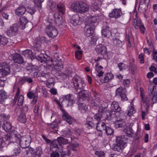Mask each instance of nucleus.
<instances>
[{"label": "nucleus", "instance_id": "obj_1", "mask_svg": "<svg viewBox=\"0 0 157 157\" xmlns=\"http://www.w3.org/2000/svg\"><path fill=\"white\" fill-rule=\"evenodd\" d=\"M111 109L108 110L106 114V117L105 119L108 121L111 120L112 118L116 117V112L119 113L121 111L118 103L115 101H113L112 103Z\"/></svg>", "mask_w": 157, "mask_h": 157}, {"label": "nucleus", "instance_id": "obj_2", "mask_svg": "<svg viewBox=\"0 0 157 157\" xmlns=\"http://www.w3.org/2000/svg\"><path fill=\"white\" fill-rule=\"evenodd\" d=\"M71 10L75 12L82 13H86L88 10V6L85 3L82 1L74 2L71 6Z\"/></svg>", "mask_w": 157, "mask_h": 157}, {"label": "nucleus", "instance_id": "obj_3", "mask_svg": "<svg viewBox=\"0 0 157 157\" xmlns=\"http://www.w3.org/2000/svg\"><path fill=\"white\" fill-rule=\"evenodd\" d=\"M72 81L74 88L78 93L84 90L86 87L84 81L81 79H78L77 76L74 77Z\"/></svg>", "mask_w": 157, "mask_h": 157}, {"label": "nucleus", "instance_id": "obj_4", "mask_svg": "<svg viewBox=\"0 0 157 157\" xmlns=\"http://www.w3.org/2000/svg\"><path fill=\"white\" fill-rule=\"evenodd\" d=\"M45 33L50 38H54L58 34V31L57 28L53 26L52 23L48 25L45 29Z\"/></svg>", "mask_w": 157, "mask_h": 157}, {"label": "nucleus", "instance_id": "obj_5", "mask_svg": "<svg viewBox=\"0 0 157 157\" xmlns=\"http://www.w3.org/2000/svg\"><path fill=\"white\" fill-rule=\"evenodd\" d=\"M10 69L9 64L6 62L3 63L0 66V74L2 77H5L10 73Z\"/></svg>", "mask_w": 157, "mask_h": 157}, {"label": "nucleus", "instance_id": "obj_6", "mask_svg": "<svg viewBox=\"0 0 157 157\" xmlns=\"http://www.w3.org/2000/svg\"><path fill=\"white\" fill-rule=\"evenodd\" d=\"M18 33V25L16 24L12 25L7 30V35L10 37L16 35Z\"/></svg>", "mask_w": 157, "mask_h": 157}, {"label": "nucleus", "instance_id": "obj_7", "mask_svg": "<svg viewBox=\"0 0 157 157\" xmlns=\"http://www.w3.org/2000/svg\"><path fill=\"white\" fill-rule=\"evenodd\" d=\"M33 49L34 52L33 53L34 55H38L39 53H40L41 52L42 48L40 42V38L36 39L34 43L33 44Z\"/></svg>", "mask_w": 157, "mask_h": 157}, {"label": "nucleus", "instance_id": "obj_8", "mask_svg": "<svg viewBox=\"0 0 157 157\" xmlns=\"http://www.w3.org/2000/svg\"><path fill=\"white\" fill-rule=\"evenodd\" d=\"M30 142L31 139L30 137L22 136L19 144L22 148L25 149L29 147Z\"/></svg>", "mask_w": 157, "mask_h": 157}, {"label": "nucleus", "instance_id": "obj_9", "mask_svg": "<svg viewBox=\"0 0 157 157\" xmlns=\"http://www.w3.org/2000/svg\"><path fill=\"white\" fill-rule=\"evenodd\" d=\"M11 59L16 63L21 64L25 63L23 57L19 54H13L10 56Z\"/></svg>", "mask_w": 157, "mask_h": 157}, {"label": "nucleus", "instance_id": "obj_10", "mask_svg": "<svg viewBox=\"0 0 157 157\" xmlns=\"http://www.w3.org/2000/svg\"><path fill=\"white\" fill-rule=\"evenodd\" d=\"M70 22L74 26L79 25L81 24V17L78 15H73L70 19Z\"/></svg>", "mask_w": 157, "mask_h": 157}, {"label": "nucleus", "instance_id": "obj_11", "mask_svg": "<svg viewBox=\"0 0 157 157\" xmlns=\"http://www.w3.org/2000/svg\"><path fill=\"white\" fill-rule=\"evenodd\" d=\"M111 28L108 26H104L103 27L101 31L102 36L104 37L109 38L112 36Z\"/></svg>", "mask_w": 157, "mask_h": 157}, {"label": "nucleus", "instance_id": "obj_12", "mask_svg": "<svg viewBox=\"0 0 157 157\" xmlns=\"http://www.w3.org/2000/svg\"><path fill=\"white\" fill-rule=\"evenodd\" d=\"M60 110L63 113L62 117L64 120L66 121L69 124H72L73 122V118L71 116L65 111V110L62 109H60Z\"/></svg>", "mask_w": 157, "mask_h": 157}, {"label": "nucleus", "instance_id": "obj_13", "mask_svg": "<svg viewBox=\"0 0 157 157\" xmlns=\"http://www.w3.org/2000/svg\"><path fill=\"white\" fill-rule=\"evenodd\" d=\"M35 59H36L38 61H40L41 63L47 61L49 58V57L45 53H39L38 55H35Z\"/></svg>", "mask_w": 157, "mask_h": 157}, {"label": "nucleus", "instance_id": "obj_14", "mask_svg": "<svg viewBox=\"0 0 157 157\" xmlns=\"http://www.w3.org/2000/svg\"><path fill=\"white\" fill-rule=\"evenodd\" d=\"M77 94H78L81 98L86 100V101L87 102L89 100L90 94L88 90L84 89Z\"/></svg>", "mask_w": 157, "mask_h": 157}, {"label": "nucleus", "instance_id": "obj_15", "mask_svg": "<svg viewBox=\"0 0 157 157\" xmlns=\"http://www.w3.org/2000/svg\"><path fill=\"white\" fill-rule=\"evenodd\" d=\"M86 25L85 34L86 36L89 37L91 36V34L93 33L95 27L94 25L90 26V25H87L86 24Z\"/></svg>", "mask_w": 157, "mask_h": 157}, {"label": "nucleus", "instance_id": "obj_16", "mask_svg": "<svg viewBox=\"0 0 157 157\" xmlns=\"http://www.w3.org/2000/svg\"><path fill=\"white\" fill-rule=\"evenodd\" d=\"M64 98L68 103L67 106H72L75 103L73 96L72 94H69L64 96Z\"/></svg>", "mask_w": 157, "mask_h": 157}, {"label": "nucleus", "instance_id": "obj_17", "mask_svg": "<svg viewBox=\"0 0 157 157\" xmlns=\"http://www.w3.org/2000/svg\"><path fill=\"white\" fill-rule=\"evenodd\" d=\"M28 21L27 18L25 17H21L19 19L18 24L20 28L24 29L26 27V24L28 23Z\"/></svg>", "mask_w": 157, "mask_h": 157}, {"label": "nucleus", "instance_id": "obj_18", "mask_svg": "<svg viewBox=\"0 0 157 157\" xmlns=\"http://www.w3.org/2000/svg\"><path fill=\"white\" fill-rule=\"evenodd\" d=\"M26 11V8L23 6H19L15 10L16 14L19 17H21L23 15Z\"/></svg>", "mask_w": 157, "mask_h": 157}, {"label": "nucleus", "instance_id": "obj_19", "mask_svg": "<svg viewBox=\"0 0 157 157\" xmlns=\"http://www.w3.org/2000/svg\"><path fill=\"white\" fill-rule=\"evenodd\" d=\"M122 13L121 9H115L113 10L111 13L109 14V16L110 17L117 18L119 17Z\"/></svg>", "mask_w": 157, "mask_h": 157}, {"label": "nucleus", "instance_id": "obj_20", "mask_svg": "<svg viewBox=\"0 0 157 157\" xmlns=\"http://www.w3.org/2000/svg\"><path fill=\"white\" fill-rule=\"evenodd\" d=\"M12 136L13 140L14 139L15 140V141H13V142H12L14 144L15 142L16 143L19 142V143H20L21 139L22 137L19 134H18L16 131L15 130L12 131Z\"/></svg>", "mask_w": 157, "mask_h": 157}, {"label": "nucleus", "instance_id": "obj_21", "mask_svg": "<svg viewBox=\"0 0 157 157\" xmlns=\"http://www.w3.org/2000/svg\"><path fill=\"white\" fill-rule=\"evenodd\" d=\"M95 50L98 53H101L102 55L106 54L107 50L105 46H102V45H98L96 46Z\"/></svg>", "mask_w": 157, "mask_h": 157}, {"label": "nucleus", "instance_id": "obj_22", "mask_svg": "<svg viewBox=\"0 0 157 157\" xmlns=\"http://www.w3.org/2000/svg\"><path fill=\"white\" fill-rule=\"evenodd\" d=\"M96 128L97 131L100 132H102L105 130V128L106 127V124L101 121H99L96 123Z\"/></svg>", "mask_w": 157, "mask_h": 157}, {"label": "nucleus", "instance_id": "obj_23", "mask_svg": "<svg viewBox=\"0 0 157 157\" xmlns=\"http://www.w3.org/2000/svg\"><path fill=\"white\" fill-rule=\"evenodd\" d=\"M98 18V17L95 16H89L88 18V20L86 21V24L87 25H90V26L94 25V23L96 21Z\"/></svg>", "mask_w": 157, "mask_h": 157}, {"label": "nucleus", "instance_id": "obj_24", "mask_svg": "<svg viewBox=\"0 0 157 157\" xmlns=\"http://www.w3.org/2000/svg\"><path fill=\"white\" fill-rule=\"evenodd\" d=\"M124 147V146L122 145V144H121L120 143H117L116 142V144L113 145L112 149L114 151L121 152H122Z\"/></svg>", "mask_w": 157, "mask_h": 157}, {"label": "nucleus", "instance_id": "obj_25", "mask_svg": "<svg viewBox=\"0 0 157 157\" xmlns=\"http://www.w3.org/2000/svg\"><path fill=\"white\" fill-rule=\"evenodd\" d=\"M53 17L55 19V22L59 26L62 24V17L61 15L58 13H56L54 14Z\"/></svg>", "mask_w": 157, "mask_h": 157}, {"label": "nucleus", "instance_id": "obj_26", "mask_svg": "<svg viewBox=\"0 0 157 157\" xmlns=\"http://www.w3.org/2000/svg\"><path fill=\"white\" fill-rule=\"evenodd\" d=\"M126 124L125 121L123 119L117 120L115 121L114 127L116 128L123 127L126 125Z\"/></svg>", "mask_w": 157, "mask_h": 157}, {"label": "nucleus", "instance_id": "obj_27", "mask_svg": "<svg viewBox=\"0 0 157 157\" xmlns=\"http://www.w3.org/2000/svg\"><path fill=\"white\" fill-rule=\"evenodd\" d=\"M113 77V75L112 73H108L106 74L103 79L100 80V82L102 83L107 82L112 79Z\"/></svg>", "mask_w": 157, "mask_h": 157}, {"label": "nucleus", "instance_id": "obj_28", "mask_svg": "<svg viewBox=\"0 0 157 157\" xmlns=\"http://www.w3.org/2000/svg\"><path fill=\"white\" fill-rule=\"evenodd\" d=\"M77 104L78 109L82 113H84L87 111L88 107L85 104L83 103H78Z\"/></svg>", "mask_w": 157, "mask_h": 157}, {"label": "nucleus", "instance_id": "obj_29", "mask_svg": "<svg viewBox=\"0 0 157 157\" xmlns=\"http://www.w3.org/2000/svg\"><path fill=\"white\" fill-rule=\"evenodd\" d=\"M23 54L25 56L29 57L32 60L35 59V56L33 52L31 50H26L23 51Z\"/></svg>", "mask_w": 157, "mask_h": 157}, {"label": "nucleus", "instance_id": "obj_30", "mask_svg": "<svg viewBox=\"0 0 157 157\" xmlns=\"http://www.w3.org/2000/svg\"><path fill=\"white\" fill-rule=\"evenodd\" d=\"M79 147V144L76 142H73L67 146V148H70L72 151H77V149Z\"/></svg>", "mask_w": 157, "mask_h": 157}, {"label": "nucleus", "instance_id": "obj_31", "mask_svg": "<svg viewBox=\"0 0 157 157\" xmlns=\"http://www.w3.org/2000/svg\"><path fill=\"white\" fill-rule=\"evenodd\" d=\"M57 4L52 1L50 0L48 2V6L49 9L52 11L54 12L56 10Z\"/></svg>", "mask_w": 157, "mask_h": 157}, {"label": "nucleus", "instance_id": "obj_32", "mask_svg": "<svg viewBox=\"0 0 157 157\" xmlns=\"http://www.w3.org/2000/svg\"><path fill=\"white\" fill-rule=\"evenodd\" d=\"M10 145L13 146L14 147L13 151V155L15 156L17 155L21 152V150L20 147L18 145H15L14 143L12 142H10Z\"/></svg>", "mask_w": 157, "mask_h": 157}, {"label": "nucleus", "instance_id": "obj_33", "mask_svg": "<svg viewBox=\"0 0 157 157\" xmlns=\"http://www.w3.org/2000/svg\"><path fill=\"white\" fill-rule=\"evenodd\" d=\"M126 139L125 138V136L124 135H122L117 137L116 140L117 143H119L121 144H122V145L124 146L126 144Z\"/></svg>", "mask_w": 157, "mask_h": 157}, {"label": "nucleus", "instance_id": "obj_34", "mask_svg": "<svg viewBox=\"0 0 157 157\" xmlns=\"http://www.w3.org/2000/svg\"><path fill=\"white\" fill-rule=\"evenodd\" d=\"M50 144H51V148H56L59 150H61L62 148V147H61V145L59 144L58 142L56 139L52 141H51Z\"/></svg>", "mask_w": 157, "mask_h": 157}, {"label": "nucleus", "instance_id": "obj_35", "mask_svg": "<svg viewBox=\"0 0 157 157\" xmlns=\"http://www.w3.org/2000/svg\"><path fill=\"white\" fill-rule=\"evenodd\" d=\"M2 127L5 131L7 132L9 131L12 129V126L10 122L4 121Z\"/></svg>", "mask_w": 157, "mask_h": 157}, {"label": "nucleus", "instance_id": "obj_36", "mask_svg": "<svg viewBox=\"0 0 157 157\" xmlns=\"http://www.w3.org/2000/svg\"><path fill=\"white\" fill-rule=\"evenodd\" d=\"M99 106L94 102L92 103L91 106V110L94 114L98 112Z\"/></svg>", "mask_w": 157, "mask_h": 157}, {"label": "nucleus", "instance_id": "obj_37", "mask_svg": "<svg viewBox=\"0 0 157 157\" xmlns=\"http://www.w3.org/2000/svg\"><path fill=\"white\" fill-rule=\"evenodd\" d=\"M7 98L6 93L3 90L0 91V103L2 104Z\"/></svg>", "mask_w": 157, "mask_h": 157}, {"label": "nucleus", "instance_id": "obj_38", "mask_svg": "<svg viewBox=\"0 0 157 157\" xmlns=\"http://www.w3.org/2000/svg\"><path fill=\"white\" fill-rule=\"evenodd\" d=\"M127 91L125 88L120 87L117 88L116 91V94L117 96H121L123 94L126 93Z\"/></svg>", "mask_w": 157, "mask_h": 157}, {"label": "nucleus", "instance_id": "obj_39", "mask_svg": "<svg viewBox=\"0 0 157 157\" xmlns=\"http://www.w3.org/2000/svg\"><path fill=\"white\" fill-rule=\"evenodd\" d=\"M136 112V110L134 109V108L132 106H131L129 108V109L127 113H125L124 112H122L120 114H121L122 113H124L125 115H127L129 117H131L132 115L135 113Z\"/></svg>", "mask_w": 157, "mask_h": 157}, {"label": "nucleus", "instance_id": "obj_40", "mask_svg": "<svg viewBox=\"0 0 157 157\" xmlns=\"http://www.w3.org/2000/svg\"><path fill=\"white\" fill-rule=\"evenodd\" d=\"M17 119L18 121L22 123H25L26 121V118L25 113L21 112L20 115L18 116Z\"/></svg>", "mask_w": 157, "mask_h": 157}, {"label": "nucleus", "instance_id": "obj_41", "mask_svg": "<svg viewBox=\"0 0 157 157\" xmlns=\"http://www.w3.org/2000/svg\"><path fill=\"white\" fill-rule=\"evenodd\" d=\"M146 0H141L140 2L139 10L141 9L143 11H145L147 8V4L145 2Z\"/></svg>", "mask_w": 157, "mask_h": 157}, {"label": "nucleus", "instance_id": "obj_42", "mask_svg": "<svg viewBox=\"0 0 157 157\" xmlns=\"http://www.w3.org/2000/svg\"><path fill=\"white\" fill-rule=\"evenodd\" d=\"M56 10H58L62 14H63L64 13L65 8V6L63 3H59L57 4Z\"/></svg>", "mask_w": 157, "mask_h": 157}, {"label": "nucleus", "instance_id": "obj_43", "mask_svg": "<svg viewBox=\"0 0 157 157\" xmlns=\"http://www.w3.org/2000/svg\"><path fill=\"white\" fill-rule=\"evenodd\" d=\"M8 39L4 36H0V44L4 45H6L8 43Z\"/></svg>", "mask_w": 157, "mask_h": 157}, {"label": "nucleus", "instance_id": "obj_44", "mask_svg": "<svg viewBox=\"0 0 157 157\" xmlns=\"http://www.w3.org/2000/svg\"><path fill=\"white\" fill-rule=\"evenodd\" d=\"M53 67L54 69L57 71H61L63 68V66L62 65L57 63L55 61V63Z\"/></svg>", "mask_w": 157, "mask_h": 157}, {"label": "nucleus", "instance_id": "obj_45", "mask_svg": "<svg viewBox=\"0 0 157 157\" xmlns=\"http://www.w3.org/2000/svg\"><path fill=\"white\" fill-rule=\"evenodd\" d=\"M27 12L32 15L35 13L36 10L35 7L34 6L33 7L31 6H28L27 9Z\"/></svg>", "mask_w": 157, "mask_h": 157}, {"label": "nucleus", "instance_id": "obj_46", "mask_svg": "<svg viewBox=\"0 0 157 157\" xmlns=\"http://www.w3.org/2000/svg\"><path fill=\"white\" fill-rule=\"evenodd\" d=\"M12 136V132L9 134H7L5 136V138L6 140V143H8V145L10 144V143L11 142V141H12L13 138Z\"/></svg>", "mask_w": 157, "mask_h": 157}, {"label": "nucleus", "instance_id": "obj_47", "mask_svg": "<svg viewBox=\"0 0 157 157\" xmlns=\"http://www.w3.org/2000/svg\"><path fill=\"white\" fill-rule=\"evenodd\" d=\"M46 61V65L47 67H49L50 69H52L54 65L55 61L53 62L52 59H51L50 60L48 59Z\"/></svg>", "mask_w": 157, "mask_h": 157}, {"label": "nucleus", "instance_id": "obj_48", "mask_svg": "<svg viewBox=\"0 0 157 157\" xmlns=\"http://www.w3.org/2000/svg\"><path fill=\"white\" fill-rule=\"evenodd\" d=\"M105 128V130L104 131L108 136L112 135L114 132L113 130L108 126H107Z\"/></svg>", "mask_w": 157, "mask_h": 157}, {"label": "nucleus", "instance_id": "obj_49", "mask_svg": "<svg viewBox=\"0 0 157 157\" xmlns=\"http://www.w3.org/2000/svg\"><path fill=\"white\" fill-rule=\"evenodd\" d=\"M42 153L43 152L41 147H37L35 150V155H36L41 156Z\"/></svg>", "mask_w": 157, "mask_h": 157}, {"label": "nucleus", "instance_id": "obj_50", "mask_svg": "<svg viewBox=\"0 0 157 157\" xmlns=\"http://www.w3.org/2000/svg\"><path fill=\"white\" fill-rule=\"evenodd\" d=\"M95 123L93 121H89L86 124V126L89 129L95 127Z\"/></svg>", "mask_w": 157, "mask_h": 157}, {"label": "nucleus", "instance_id": "obj_51", "mask_svg": "<svg viewBox=\"0 0 157 157\" xmlns=\"http://www.w3.org/2000/svg\"><path fill=\"white\" fill-rule=\"evenodd\" d=\"M113 43L115 45L119 46L121 45L122 42L119 39L113 38Z\"/></svg>", "mask_w": 157, "mask_h": 157}, {"label": "nucleus", "instance_id": "obj_52", "mask_svg": "<svg viewBox=\"0 0 157 157\" xmlns=\"http://www.w3.org/2000/svg\"><path fill=\"white\" fill-rule=\"evenodd\" d=\"M82 52L81 51L77 50L75 52V57L78 59H80L82 58Z\"/></svg>", "mask_w": 157, "mask_h": 157}, {"label": "nucleus", "instance_id": "obj_53", "mask_svg": "<svg viewBox=\"0 0 157 157\" xmlns=\"http://www.w3.org/2000/svg\"><path fill=\"white\" fill-rule=\"evenodd\" d=\"M36 70L35 66L33 65L29 66L26 68V70L29 73L32 72Z\"/></svg>", "mask_w": 157, "mask_h": 157}, {"label": "nucleus", "instance_id": "obj_54", "mask_svg": "<svg viewBox=\"0 0 157 157\" xmlns=\"http://www.w3.org/2000/svg\"><path fill=\"white\" fill-rule=\"evenodd\" d=\"M90 39V43L91 44H94L97 40V38L96 36H90L89 37Z\"/></svg>", "mask_w": 157, "mask_h": 157}, {"label": "nucleus", "instance_id": "obj_55", "mask_svg": "<svg viewBox=\"0 0 157 157\" xmlns=\"http://www.w3.org/2000/svg\"><path fill=\"white\" fill-rule=\"evenodd\" d=\"M95 154L98 157H105V153L104 152L101 151H96L95 152Z\"/></svg>", "mask_w": 157, "mask_h": 157}, {"label": "nucleus", "instance_id": "obj_56", "mask_svg": "<svg viewBox=\"0 0 157 157\" xmlns=\"http://www.w3.org/2000/svg\"><path fill=\"white\" fill-rule=\"evenodd\" d=\"M24 100V97L23 95H20L19 98L17 105H21L23 103Z\"/></svg>", "mask_w": 157, "mask_h": 157}, {"label": "nucleus", "instance_id": "obj_57", "mask_svg": "<svg viewBox=\"0 0 157 157\" xmlns=\"http://www.w3.org/2000/svg\"><path fill=\"white\" fill-rule=\"evenodd\" d=\"M102 114H100L99 113H96L94 117V119L97 120V121H100V120L101 119V116H102Z\"/></svg>", "mask_w": 157, "mask_h": 157}, {"label": "nucleus", "instance_id": "obj_58", "mask_svg": "<svg viewBox=\"0 0 157 157\" xmlns=\"http://www.w3.org/2000/svg\"><path fill=\"white\" fill-rule=\"evenodd\" d=\"M133 25L134 27L136 29H138L139 28V26L140 25V23L138 22L136 19H134L133 20Z\"/></svg>", "mask_w": 157, "mask_h": 157}, {"label": "nucleus", "instance_id": "obj_59", "mask_svg": "<svg viewBox=\"0 0 157 157\" xmlns=\"http://www.w3.org/2000/svg\"><path fill=\"white\" fill-rule=\"evenodd\" d=\"M0 117L3 120L5 121L9 119L10 116L9 115H7L6 114L3 113L0 115Z\"/></svg>", "mask_w": 157, "mask_h": 157}, {"label": "nucleus", "instance_id": "obj_60", "mask_svg": "<svg viewBox=\"0 0 157 157\" xmlns=\"http://www.w3.org/2000/svg\"><path fill=\"white\" fill-rule=\"evenodd\" d=\"M124 130V132H126L129 135H131L132 133V129L130 125L129 127H127Z\"/></svg>", "mask_w": 157, "mask_h": 157}, {"label": "nucleus", "instance_id": "obj_61", "mask_svg": "<svg viewBox=\"0 0 157 157\" xmlns=\"http://www.w3.org/2000/svg\"><path fill=\"white\" fill-rule=\"evenodd\" d=\"M143 103H144L145 104L144 105L145 107L146 108V109L147 110V112H148V109L149 106V104H148V101L147 98H146L144 99H143Z\"/></svg>", "mask_w": 157, "mask_h": 157}, {"label": "nucleus", "instance_id": "obj_62", "mask_svg": "<svg viewBox=\"0 0 157 157\" xmlns=\"http://www.w3.org/2000/svg\"><path fill=\"white\" fill-rule=\"evenodd\" d=\"M59 154L56 151H53L50 155V157H59Z\"/></svg>", "mask_w": 157, "mask_h": 157}, {"label": "nucleus", "instance_id": "obj_63", "mask_svg": "<svg viewBox=\"0 0 157 157\" xmlns=\"http://www.w3.org/2000/svg\"><path fill=\"white\" fill-rule=\"evenodd\" d=\"M106 107H104L103 106L99 107V109H98V113L100 114L103 113L106 111L105 110Z\"/></svg>", "mask_w": 157, "mask_h": 157}, {"label": "nucleus", "instance_id": "obj_64", "mask_svg": "<svg viewBox=\"0 0 157 157\" xmlns=\"http://www.w3.org/2000/svg\"><path fill=\"white\" fill-rule=\"evenodd\" d=\"M39 106L36 105L34 108V112L35 113V115L36 116H37L39 115Z\"/></svg>", "mask_w": 157, "mask_h": 157}]
</instances>
